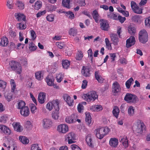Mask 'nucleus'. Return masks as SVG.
Masks as SVG:
<instances>
[{"instance_id":"obj_21","label":"nucleus","mask_w":150,"mask_h":150,"mask_svg":"<svg viewBox=\"0 0 150 150\" xmlns=\"http://www.w3.org/2000/svg\"><path fill=\"white\" fill-rule=\"evenodd\" d=\"M20 113L24 117L28 116L30 113L28 108L27 106L24 107V108L20 110Z\"/></svg>"},{"instance_id":"obj_41","label":"nucleus","mask_w":150,"mask_h":150,"mask_svg":"<svg viewBox=\"0 0 150 150\" xmlns=\"http://www.w3.org/2000/svg\"><path fill=\"white\" fill-rule=\"evenodd\" d=\"M70 0H63L62 4L63 6L68 9L70 8Z\"/></svg>"},{"instance_id":"obj_22","label":"nucleus","mask_w":150,"mask_h":150,"mask_svg":"<svg viewBox=\"0 0 150 150\" xmlns=\"http://www.w3.org/2000/svg\"><path fill=\"white\" fill-rule=\"evenodd\" d=\"M114 10H110V11L107 14L108 18L114 20H117L118 14L116 13H113Z\"/></svg>"},{"instance_id":"obj_39","label":"nucleus","mask_w":150,"mask_h":150,"mask_svg":"<svg viewBox=\"0 0 150 150\" xmlns=\"http://www.w3.org/2000/svg\"><path fill=\"white\" fill-rule=\"evenodd\" d=\"M77 3H78L79 6L75 7L74 9H79V6H84L86 4L85 0H78L77 2Z\"/></svg>"},{"instance_id":"obj_10","label":"nucleus","mask_w":150,"mask_h":150,"mask_svg":"<svg viewBox=\"0 0 150 150\" xmlns=\"http://www.w3.org/2000/svg\"><path fill=\"white\" fill-rule=\"evenodd\" d=\"M77 118V114H73L70 116L66 117L65 119V121L68 123H73L76 122Z\"/></svg>"},{"instance_id":"obj_26","label":"nucleus","mask_w":150,"mask_h":150,"mask_svg":"<svg viewBox=\"0 0 150 150\" xmlns=\"http://www.w3.org/2000/svg\"><path fill=\"white\" fill-rule=\"evenodd\" d=\"M18 62L14 60L10 61L9 62V68H10L11 70L13 71Z\"/></svg>"},{"instance_id":"obj_4","label":"nucleus","mask_w":150,"mask_h":150,"mask_svg":"<svg viewBox=\"0 0 150 150\" xmlns=\"http://www.w3.org/2000/svg\"><path fill=\"white\" fill-rule=\"evenodd\" d=\"M59 103L58 100H54L52 102H49L47 103L46 108L48 110L50 111L54 107L55 110H59Z\"/></svg>"},{"instance_id":"obj_5","label":"nucleus","mask_w":150,"mask_h":150,"mask_svg":"<svg viewBox=\"0 0 150 150\" xmlns=\"http://www.w3.org/2000/svg\"><path fill=\"white\" fill-rule=\"evenodd\" d=\"M124 100L128 103H134L136 102L137 98L134 94L127 93L125 96Z\"/></svg>"},{"instance_id":"obj_63","label":"nucleus","mask_w":150,"mask_h":150,"mask_svg":"<svg viewBox=\"0 0 150 150\" xmlns=\"http://www.w3.org/2000/svg\"><path fill=\"white\" fill-rule=\"evenodd\" d=\"M117 18V20H119L120 22L121 23H123L126 20L125 17H122L120 16H118Z\"/></svg>"},{"instance_id":"obj_2","label":"nucleus","mask_w":150,"mask_h":150,"mask_svg":"<svg viewBox=\"0 0 150 150\" xmlns=\"http://www.w3.org/2000/svg\"><path fill=\"white\" fill-rule=\"evenodd\" d=\"M82 97L88 102L94 101L98 98V95L95 91H92L87 94H84Z\"/></svg>"},{"instance_id":"obj_17","label":"nucleus","mask_w":150,"mask_h":150,"mask_svg":"<svg viewBox=\"0 0 150 150\" xmlns=\"http://www.w3.org/2000/svg\"><path fill=\"white\" fill-rule=\"evenodd\" d=\"M0 131L6 135H9L11 133V130L9 128L4 125H0Z\"/></svg>"},{"instance_id":"obj_14","label":"nucleus","mask_w":150,"mask_h":150,"mask_svg":"<svg viewBox=\"0 0 150 150\" xmlns=\"http://www.w3.org/2000/svg\"><path fill=\"white\" fill-rule=\"evenodd\" d=\"M90 69L88 67L83 66L81 70L82 74L86 77H89L90 76Z\"/></svg>"},{"instance_id":"obj_54","label":"nucleus","mask_w":150,"mask_h":150,"mask_svg":"<svg viewBox=\"0 0 150 150\" xmlns=\"http://www.w3.org/2000/svg\"><path fill=\"white\" fill-rule=\"evenodd\" d=\"M131 5L132 9H139V7L135 2L131 1Z\"/></svg>"},{"instance_id":"obj_43","label":"nucleus","mask_w":150,"mask_h":150,"mask_svg":"<svg viewBox=\"0 0 150 150\" xmlns=\"http://www.w3.org/2000/svg\"><path fill=\"white\" fill-rule=\"evenodd\" d=\"M16 27L20 30H24L26 28V25L25 24H23L22 23H20L16 24Z\"/></svg>"},{"instance_id":"obj_19","label":"nucleus","mask_w":150,"mask_h":150,"mask_svg":"<svg viewBox=\"0 0 150 150\" xmlns=\"http://www.w3.org/2000/svg\"><path fill=\"white\" fill-rule=\"evenodd\" d=\"M118 144V141L117 139L112 138L110 139L109 141V144L112 147H116Z\"/></svg>"},{"instance_id":"obj_16","label":"nucleus","mask_w":150,"mask_h":150,"mask_svg":"<svg viewBox=\"0 0 150 150\" xmlns=\"http://www.w3.org/2000/svg\"><path fill=\"white\" fill-rule=\"evenodd\" d=\"M135 42V40L134 36H131L126 40V47L129 48L134 45Z\"/></svg>"},{"instance_id":"obj_37","label":"nucleus","mask_w":150,"mask_h":150,"mask_svg":"<svg viewBox=\"0 0 150 150\" xmlns=\"http://www.w3.org/2000/svg\"><path fill=\"white\" fill-rule=\"evenodd\" d=\"M70 65V62L68 60L65 59L62 60V65L64 68L67 69Z\"/></svg>"},{"instance_id":"obj_48","label":"nucleus","mask_w":150,"mask_h":150,"mask_svg":"<svg viewBox=\"0 0 150 150\" xmlns=\"http://www.w3.org/2000/svg\"><path fill=\"white\" fill-rule=\"evenodd\" d=\"M83 56L82 52L81 51H79L76 55V59L78 60H81L82 59Z\"/></svg>"},{"instance_id":"obj_13","label":"nucleus","mask_w":150,"mask_h":150,"mask_svg":"<svg viewBox=\"0 0 150 150\" xmlns=\"http://www.w3.org/2000/svg\"><path fill=\"white\" fill-rule=\"evenodd\" d=\"M112 91L114 93L119 92L121 90L119 83L117 81H115L112 84Z\"/></svg>"},{"instance_id":"obj_40","label":"nucleus","mask_w":150,"mask_h":150,"mask_svg":"<svg viewBox=\"0 0 150 150\" xmlns=\"http://www.w3.org/2000/svg\"><path fill=\"white\" fill-rule=\"evenodd\" d=\"M65 16L70 19H72L74 18V13L70 11L66 12Z\"/></svg>"},{"instance_id":"obj_32","label":"nucleus","mask_w":150,"mask_h":150,"mask_svg":"<svg viewBox=\"0 0 150 150\" xmlns=\"http://www.w3.org/2000/svg\"><path fill=\"white\" fill-rule=\"evenodd\" d=\"M20 141L23 144H27L29 143V140L26 137L23 136H20L19 137Z\"/></svg>"},{"instance_id":"obj_23","label":"nucleus","mask_w":150,"mask_h":150,"mask_svg":"<svg viewBox=\"0 0 150 150\" xmlns=\"http://www.w3.org/2000/svg\"><path fill=\"white\" fill-rule=\"evenodd\" d=\"M110 36L113 44L116 45L118 42V38L117 34L112 33L110 35Z\"/></svg>"},{"instance_id":"obj_3","label":"nucleus","mask_w":150,"mask_h":150,"mask_svg":"<svg viewBox=\"0 0 150 150\" xmlns=\"http://www.w3.org/2000/svg\"><path fill=\"white\" fill-rule=\"evenodd\" d=\"M139 39L141 43H145L148 41V33L145 30H141L139 32Z\"/></svg>"},{"instance_id":"obj_34","label":"nucleus","mask_w":150,"mask_h":150,"mask_svg":"<svg viewBox=\"0 0 150 150\" xmlns=\"http://www.w3.org/2000/svg\"><path fill=\"white\" fill-rule=\"evenodd\" d=\"M86 141L90 147H93L92 140L90 134H88L86 136Z\"/></svg>"},{"instance_id":"obj_9","label":"nucleus","mask_w":150,"mask_h":150,"mask_svg":"<svg viewBox=\"0 0 150 150\" xmlns=\"http://www.w3.org/2000/svg\"><path fill=\"white\" fill-rule=\"evenodd\" d=\"M100 21L101 29L105 31H108L109 28V24L108 21L104 19H101Z\"/></svg>"},{"instance_id":"obj_61","label":"nucleus","mask_w":150,"mask_h":150,"mask_svg":"<svg viewBox=\"0 0 150 150\" xmlns=\"http://www.w3.org/2000/svg\"><path fill=\"white\" fill-rule=\"evenodd\" d=\"M31 150H41L37 144H34L32 145Z\"/></svg>"},{"instance_id":"obj_20","label":"nucleus","mask_w":150,"mask_h":150,"mask_svg":"<svg viewBox=\"0 0 150 150\" xmlns=\"http://www.w3.org/2000/svg\"><path fill=\"white\" fill-rule=\"evenodd\" d=\"M119 141L121 142L125 148L128 147V143L127 137L126 136L120 137L119 139Z\"/></svg>"},{"instance_id":"obj_53","label":"nucleus","mask_w":150,"mask_h":150,"mask_svg":"<svg viewBox=\"0 0 150 150\" xmlns=\"http://www.w3.org/2000/svg\"><path fill=\"white\" fill-rule=\"evenodd\" d=\"M25 127L28 129H30L32 127V124L31 122L29 121H27L25 122Z\"/></svg>"},{"instance_id":"obj_25","label":"nucleus","mask_w":150,"mask_h":150,"mask_svg":"<svg viewBox=\"0 0 150 150\" xmlns=\"http://www.w3.org/2000/svg\"><path fill=\"white\" fill-rule=\"evenodd\" d=\"M13 71H14L17 74H21L22 71V68L21 65L18 63Z\"/></svg>"},{"instance_id":"obj_52","label":"nucleus","mask_w":150,"mask_h":150,"mask_svg":"<svg viewBox=\"0 0 150 150\" xmlns=\"http://www.w3.org/2000/svg\"><path fill=\"white\" fill-rule=\"evenodd\" d=\"M42 6V2L40 1H38L35 4V8L37 9H39L41 8Z\"/></svg>"},{"instance_id":"obj_35","label":"nucleus","mask_w":150,"mask_h":150,"mask_svg":"<svg viewBox=\"0 0 150 150\" xmlns=\"http://www.w3.org/2000/svg\"><path fill=\"white\" fill-rule=\"evenodd\" d=\"M35 76L36 78L39 81H40L43 78V76L41 71H38L35 73Z\"/></svg>"},{"instance_id":"obj_28","label":"nucleus","mask_w":150,"mask_h":150,"mask_svg":"<svg viewBox=\"0 0 150 150\" xmlns=\"http://www.w3.org/2000/svg\"><path fill=\"white\" fill-rule=\"evenodd\" d=\"M95 76L96 79L100 83H103L104 79L100 76L99 72L98 71H96L95 72Z\"/></svg>"},{"instance_id":"obj_6","label":"nucleus","mask_w":150,"mask_h":150,"mask_svg":"<svg viewBox=\"0 0 150 150\" xmlns=\"http://www.w3.org/2000/svg\"><path fill=\"white\" fill-rule=\"evenodd\" d=\"M144 123L140 121L133 126V129L137 133H142L143 132V129H144Z\"/></svg>"},{"instance_id":"obj_57","label":"nucleus","mask_w":150,"mask_h":150,"mask_svg":"<svg viewBox=\"0 0 150 150\" xmlns=\"http://www.w3.org/2000/svg\"><path fill=\"white\" fill-rule=\"evenodd\" d=\"M30 108L31 112L34 113L36 111V107L34 104H32L30 105Z\"/></svg>"},{"instance_id":"obj_58","label":"nucleus","mask_w":150,"mask_h":150,"mask_svg":"<svg viewBox=\"0 0 150 150\" xmlns=\"http://www.w3.org/2000/svg\"><path fill=\"white\" fill-rule=\"evenodd\" d=\"M118 11L126 17H127L129 16V12L125 10H118Z\"/></svg>"},{"instance_id":"obj_49","label":"nucleus","mask_w":150,"mask_h":150,"mask_svg":"<svg viewBox=\"0 0 150 150\" xmlns=\"http://www.w3.org/2000/svg\"><path fill=\"white\" fill-rule=\"evenodd\" d=\"M69 34L73 36H75L77 33V30L75 28H71L69 31Z\"/></svg>"},{"instance_id":"obj_44","label":"nucleus","mask_w":150,"mask_h":150,"mask_svg":"<svg viewBox=\"0 0 150 150\" xmlns=\"http://www.w3.org/2000/svg\"><path fill=\"white\" fill-rule=\"evenodd\" d=\"M64 75V74L62 73H59L57 74L56 76V79L57 81L59 83H60L62 80Z\"/></svg>"},{"instance_id":"obj_27","label":"nucleus","mask_w":150,"mask_h":150,"mask_svg":"<svg viewBox=\"0 0 150 150\" xmlns=\"http://www.w3.org/2000/svg\"><path fill=\"white\" fill-rule=\"evenodd\" d=\"M13 125L15 130L20 132L22 131V127L20 125L19 123H14L13 124Z\"/></svg>"},{"instance_id":"obj_55","label":"nucleus","mask_w":150,"mask_h":150,"mask_svg":"<svg viewBox=\"0 0 150 150\" xmlns=\"http://www.w3.org/2000/svg\"><path fill=\"white\" fill-rule=\"evenodd\" d=\"M5 97L7 101H10L12 99L13 96L11 93H7L5 95Z\"/></svg>"},{"instance_id":"obj_12","label":"nucleus","mask_w":150,"mask_h":150,"mask_svg":"<svg viewBox=\"0 0 150 150\" xmlns=\"http://www.w3.org/2000/svg\"><path fill=\"white\" fill-rule=\"evenodd\" d=\"M42 123L44 128H48L52 126V122L50 119L45 118L43 120Z\"/></svg>"},{"instance_id":"obj_15","label":"nucleus","mask_w":150,"mask_h":150,"mask_svg":"<svg viewBox=\"0 0 150 150\" xmlns=\"http://www.w3.org/2000/svg\"><path fill=\"white\" fill-rule=\"evenodd\" d=\"M63 97L64 100L69 106H73L74 105V100L67 94H65L63 95Z\"/></svg>"},{"instance_id":"obj_45","label":"nucleus","mask_w":150,"mask_h":150,"mask_svg":"<svg viewBox=\"0 0 150 150\" xmlns=\"http://www.w3.org/2000/svg\"><path fill=\"white\" fill-rule=\"evenodd\" d=\"M59 110H55V111H53L52 112V117L54 120H57L58 118L59 117Z\"/></svg>"},{"instance_id":"obj_24","label":"nucleus","mask_w":150,"mask_h":150,"mask_svg":"<svg viewBox=\"0 0 150 150\" xmlns=\"http://www.w3.org/2000/svg\"><path fill=\"white\" fill-rule=\"evenodd\" d=\"M8 43V38L6 37H3L1 38L0 45L2 47H5L7 45Z\"/></svg>"},{"instance_id":"obj_11","label":"nucleus","mask_w":150,"mask_h":150,"mask_svg":"<svg viewBox=\"0 0 150 150\" xmlns=\"http://www.w3.org/2000/svg\"><path fill=\"white\" fill-rule=\"evenodd\" d=\"M16 19L18 21H26V16L23 13L18 12L14 14Z\"/></svg>"},{"instance_id":"obj_29","label":"nucleus","mask_w":150,"mask_h":150,"mask_svg":"<svg viewBox=\"0 0 150 150\" xmlns=\"http://www.w3.org/2000/svg\"><path fill=\"white\" fill-rule=\"evenodd\" d=\"M120 112V110L119 108L117 106H115L112 110V114L116 118H117L118 117Z\"/></svg>"},{"instance_id":"obj_7","label":"nucleus","mask_w":150,"mask_h":150,"mask_svg":"<svg viewBox=\"0 0 150 150\" xmlns=\"http://www.w3.org/2000/svg\"><path fill=\"white\" fill-rule=\"evenodd\" d=\"M66 138L68 140L69 144H72L75 142L76 139V137L74 133L73 132H70L67 134Z\"/></svg>"},{"instance_id":"obj_30","label":"nucleus","mask_w":150,"mask_h":150,"mask_svg":"<svg viewBox=\"0 0 150 150\" xmlns=\"http://www.w3.org/2000/svg\"><path fill=\"white\" fill-rule=\"evenodd\" d=\"M128 33L132 35H135L136 30V28L133 26L130 25L128 28Z\"/></svg>"},{"instance_id":"obj_50","label":"nucleus","mask_w":150,"mask_h":150,"mask_svg":"<svg viewBox=\"0 0 150 150\" xmlns=\"http://www.w3.org/2000/svg\"><path fill=\"white\" fill-rule=\"evenodd\" d=\"M133 81V78H131L126 82L125 85L127 88L129 89L130 88L131 84Z\"/></svg>"},{"instance_id":"obj_8","label":"nucleus","mask_w":150,"mask_h":150,"mask_svg":"<svg viewBox=\"0 0 150 150\" xmlns=\"http://www.w3.org/2000/svg\"><path fill=\"white\" fill-rule=\"evenodd\" d=\"M57 130L60 133L64 134L68 131L69 128L65 124H61L57 126Z\"/></svg>"},{"instance_id":"obj_38","label":"nucleus","mask_w":150,"mask_h":150,"mask_svg":"<svg viewBox=\"0 0 150 150\" xmlns=\"http://www.w3.org/2000/svg\"><path fill=\"white\" fill-rule=\"evenodd\" d=\"M86 114V121L88 125H89L91 123V116L90 115V113L88 112H86L85 113Z\"/></svg>"},{"instance_id":"obj_33","label":"nucleus","mask_w":150,"mask_h":150,"mask_svg":"<svg viewBox=\"0 0 150 150\" xmlns=\"http://www.w3.org/2000/svg\"><path fill=\"white\" fill-rule=\"evenodd\" d=\"M92 15L93 19L96 22H98L99 20V15L96 10H94L93 11L92 13Z\"/></svg>"},{"instance_id":"obj_31","label":"nucleus","mask_w":150,"mask_h":150,"mask_svg":"<svg viewBox=\"0 0 150 150\" xmlns=\"http://www.w3.org/2000/svg\"><path fill=\"white\" fill-rule=\"evenodd\" d=\"M135 109L132 106H129L128 109V113L130 116H132L134 115Z\"/></svg>"},{"instance_id":"obj_42","label":"nucleus","mask_w":150,"mask_h":150,"mask_svg":"<svg viewBox=\"0 0 150 150\" xmlns=\"http://www.w3.org/2000/svg\"><path fill=\"white\" fill-rule=\"evenodd\" d=\"M16 5L19 9H23L24 8L25 4L21 1H17L16 4Z\"/></svg>"},{"instance_id":"obj_62","label":"nucleus","mask_w":150,"mask_h":150,"mask_svg":"<svg viewBox=\"0 0 150 150\" xmlns=\"http://www.w3.org/2000/svg\"><path fill=\"white\" fill-rule=\"evenodd\" d=\"M100 8H102L103 9H113V7L112 6H110L109 8L108 6L106 5H102L100 6Z\"/></svg>"},{"instance_id":"obj_18","label":"nucleus","mask_w":150,"mask_h":150,"mask_svg":"<svg viewBox=\"0 0 150 150\" xmlns=\"http://www.w3.org/2000/svg\"><path fill=\"white\" fill-rule=\"evenodd\" d=\"M46 99V93L43 92H40L38 96V100L40 104L43 103Z\"/></svg>"},{"instance_id":"obj_46","label":"nucleus","mask_w":150,"mask_h":150,"mask_svg":"<svg viewBox=\"0 0 150 150\" xmlns=\"http://www.w3.org/2000/svg\"><path fill=\"white\" fill-rule=\"evenodd\" d=\"M105 42L106 48L108 50H112V48L111 44L110 43L108 39L107 38H105Z\"/></svg>"},{"instance_id":"obj_1","label":"nucleus","mask_w":150,"mask_h":150,"mask_svg":"<svg viewBox=\"0 0 150 150\" xmlns=\"http://www.w3.org/2000/svg\"><path fill=\"white\" fill-rule=\"evenodd\" d=\"M109 129L108 127L98 128L95 129V132L96 137L100 139H102L109 132Z\"/></svg>"},{"instance_id":"obj_64","label":"nucleus","mask_w":150,"mask_h":150,"mask_svg":"<svg viewBox=\"0 0 150 150\" xmlns=\"http://www.w3.org/2000/svg\"><path fill=\"white\" fill-rule=\"evenodd\" d=\"M72 150H81L80 148L77 145L75 144H72L71 146Z\"/></svg>"},{"instance_id":"obj_47","label":"nucleus","mask_w":150,"mask_h":150,"mask_svg":"<svg viewBox=\"0 0 150 150\" xmlns=\"http://www.w3.org/2000/svg\"><path fill=\"white\" fill-rule=\"evenodd\" d=\"M25 106V103L23 101L20 100L18 103L17 108L20 110L24 108Z\"/></svg>"},{"instance_id":"obj_51","label":"nucleus","mask_w":150,"mask_h":150,"mask_svg":"<svg viewBox=\"0 0 150 150\" xmlns=\"http://www.w3.org/2000/svg\"><path fill=\"white\" fill-rule=\"evenodd\" d=\"M29 50L32 51L35 50L37 49V47L32 42H30L29 47Z\"/></svg>"},{"instance_id":"obj_59","label":"nucleus","mask_w":150,"mask_h":150,"mask_svg":"<svg viewBox=\"0 0 150 150\" xmlns=\"http://www.w3.org/2000/svg\"><path fill=\"white\" fill-rule=\"evenodd\" d=\"M31 38L33 40L35 39L36 37V35L35 32L33 30H30V31Z\"/></svg>"},{"instance_id":"obj_60","label":"nucleus","mask_w":150,"mask_h":150,"mask_svg":"<svg viewBox=\"0 0 150 150\" xmlns=\"http://www.w3.org/2000/svg\"><path fill=\"white\" fill-rule=\"evenodd\" d=\"M46 19L47 21L52 22L53 21L54 19V16L52 14H50L46 17Z\"/></svg>"},{"instance_id":"obj_56","label":"nucleus","mask_w":150,"mask_h":150,"mask_svg":"<svg viewBox=\"0 0 150 150\" xmlns=\"http://www.w3.org/2000/svg\"><path fill=\"white\" fill-rule=\"evenodd\" d=\"M13 0H8L7 6L9 9L12 8L13 5Z\"/></svg>"},{"instance_id":"obj_36","label":"nucleus","mask_w":150,"mask_h":150,"mask_svg":"<svg viewBox=\"0 0 150 150\" xmlns=\"http://www.w3.org/2000/svg\"><path fill=\"white\" fill-rule=\"evenodd\" d=\"M45 81L49 86H52L53 84L54 79L51 77L47 76L46 78Z\"/></svg>"}]
</instances>
